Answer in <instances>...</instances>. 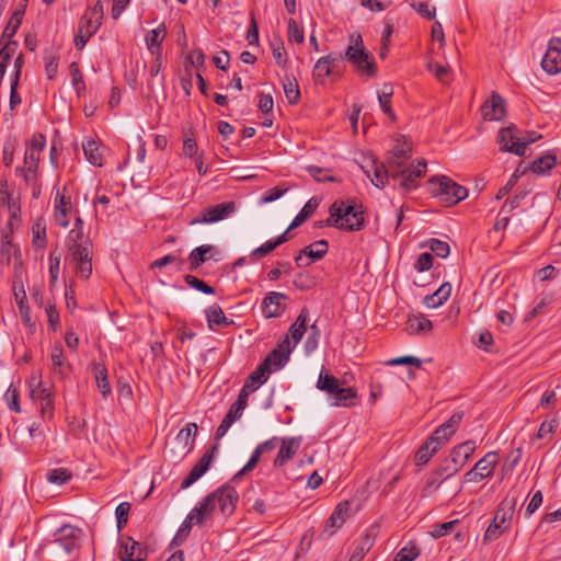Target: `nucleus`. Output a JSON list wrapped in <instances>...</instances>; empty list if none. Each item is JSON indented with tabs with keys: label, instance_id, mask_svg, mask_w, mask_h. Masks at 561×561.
Returning a JSON list of instances; mask_svg holds the SVG:
<instances>
[{
	"label": "nucleus",
	"instance_id": "12",
	"mask_svg": "<svg viewBox=\"0 0 561 561\" xmlns=\"http://www.w3.org/2000/svg\"><path fill=\"white\" fill-rule=\"evenodd\" d=\"M499 462L496 453L490 451L480 459L474 467L465 474V481L479 482L484 478L493 476L494 469Z\"/></svg>",
	"mask_w": 561,
	"mask_h": 561
},
{
	"label": "nucleus",
	"instance_id": "10",
	"mask_svg": "<svg viewBox=\"0 0 561 561\" xmlns=\"http://www.w3.org/2000/svg\"><path fill=\"white\" fill-rule=\"evenodd\" d=\"M463 419V412L458 411L455 412L445 423L440 424L427 438L430 439V444H434L439 449L446 445L450 437L458 430L461 421Z\"/></svg>",
	"mask_w": 561,
	"mask_h": 561
},
{
	"label": "nucleus",
	"instance_id": "41",
	"mask_svg": "<svg viewBox=\"0 0 561 561\" xmlns=\"http://www.w3.org/2000/svg\"><path fill=\"white\" fill-rule=\"evenodd\" d=\"M82 147L87 160L93 165L101 167L103 158L98 142L93 139H89L83 142Z\"/></svg>",
	"mask_w": 561,
	"mask_h": 561
},
{
	"label": "nucleus",
	"instance_id": "37",
	"mask_svg": "<svg viewBox=\"0 0 561 561\" xmlns=\"http://www.w3.org/2000/svg\"><path fill=\"white\" fill-rule=\"evenodd\" d=\"M350 510V503L347 501L341 502L336 505L333 513L327 522V526L333 528L331 535L334 534L335 529L340 528L344 522L345 516Z\"/></svg>",
	"mask_w": 561,
	"mask_h": 561
},
{
	"label": "nucleus",
	"instance_id": "47",
	"mask_svg": "<svg viewBox=\"0 0 561 561\" xmlns=\"http://www.w3.org/2000/svg\"><path fill=\"white\" fill-rule=\"evenodd\" d=\"M247 405H248V399H245V393L238 394L236 402L231 404L228 413L225 416H227L229 419V421L231 420L232 422H236L237 420H239L242 416V413H243L244 409L247 408Z\"/></svg>",
	"mask_w": 561,
	"mask_h": 561
},
{
	"label": "nucleus",
	"instance_id": "2",
	"mask_svg": "<svg viewBox=\"0 0 561 561\" xmlns=\"http://www.w3.org/2000/svg\"><path fill=\"white\" fill-rule=\"evenodd\" d=\"M82 530L71 525L58 528L53 539L44 542L39 548L42 561H73L79 548Z\"/></svg>",
	"mask_w": 561,
	"mask_h": 561
},
{
	"label": "nucleus",
	"instance_id": "24",
	"mask_svg": "<svg viewBox=\"0 0 561 561\" xmlns=\"http://www.w3.org/2000/svg\"><path fill=\"white\" fill-rule=\"evenodd\" d=\"M51 369L55 374L65 378L71 370V366L64 356V350L60 344H55L50 351Z\"/></svg>",
	"mask_w": 561,
	"mask_h": 561
},
{
	"label": "nucleus",
	"instance_id": "58",
	"mask_svg": "<svg viewBox=\"0 0 561 561\" xmlns=\"http://www.w3.org/2000/svg\"><path fill=\"white\" fill-rule=\"evenodd\" d=\"M288 39L301 44L305 39L304 30L294 19L288 20Z\"/></svg>",
	"mask_w": 561,
	"mask_h": 561
},
{
	"label": "nucleus",
	"instance_id": "7",
	"mask_svg": "<svg viewBox=\"0 0 561 561\" xmlns=\"http://www.w3.org/2000/svg\"><path fill=\"white\" fill-rule=\"evenodd\" d=\"M69 252V263L81 279H88L92 274L93 244L89 238L84 245H77Z\"/></svg>",
	"mask_w": 561,
	"mask_h": 561
},
{
	"label": "nucleus",
	"instance_id": "44",
	"mask_svg": "<svg viewBox=\"0 0 561 561\" xmlns=\"http://www.w3.org/2000/svg\"><path fill=\"white\" fill-rule=\"evenodd\" d=\"M285 96L289 104H297L300 99V90L294 77L286 76L283 81Z\"/></svg>",
	"mask_w": 561,
	"mask_h": 561
},
{
	"label": "nucleus",
	"instance_id": "31",
	"mask_svg": "<svg viewBox=\"0 0 561 561\" xmlns=\"http://www.w3.org/2000/svg\"><path fill=\"white\" fill-rule=\"evenodd\" d=\"M432 321L423 314L411 316L407 321L409 334H427L432 331Z\"/></svg>",
	"mask_w": 561,
	"mask_h": 561
},
{
	"label": "nucleus",
	"instance_id": "51",
	"mask_svg": "<svg viewBox=\"0 0 561 561\" xmlns=\"http://www.w3.org/2000/svg\"><path fill=\"white\" fill-rule=\"evenodd\" d=\"M371 546L373 538L366 534L364 537H362L358 546L355 548L348 561H363L366 552L371 548Z\"/></svg>",
	"mask_w": 561,
	"mask_h": 561
},
{
	"label": "nucleus",
	"instance_id": "20",
	"mask_svg": "<svg viewBox=\"0 0 561 561\" xmlns=\"http://www.w3.org/2000/svg\"><path fill=\"white\" fill-rule=\"evenodd\" d=\"M300 437L283 438L278 454L274 459L275 467H283L288 460H290L300 447Z\"/></svg>",
	"mask_w": 561,
	"mask_h": 561
},
{
	"label": "nucleus",
	"instance_id": "62",
	"mask_svg": "<svg viewBox=\"0 0 561 561\" xmlns=\"http://www.w3.org/2000/svg\"><path fill=\"white\" fill-rule=\"evenodd\" d=\"M39 157H41V153L26 148V151L24 154V163L27 168L28 173L36 174L37 168H38V162H39Z\"/></svg>",
	"mask_w": 561,
	"mask_h": 561
},
{
	"label": "nucleus",
	"instance_id": "8",
	"mask_svg": "<svg viewBox=\"0 0 561 561\" xmlns=\"http://www.w3.org/2000/svg\"><path fill=\"white\" fill-rule=\"evenodd\" d=\"M30 397L34 402L39 403L42 417L50 420L55 410L53 387L45 386L33 377L30 381Z\"/></svg>",
	"mask_w": 561,
	"mask_h": 561
},
{
	"label": "nucleus",
	"instance_id": "45",
	"mask_svg": "<svg viewBox=\"0 0 561 561\" xmlns=\"http://www.w3.org/2000/svg\"><path fill=\"white\" fill-rule=\"evenodd\" d=\"M318 205H319V202L316 198L309 199L305 204V206L301 208V210L298 213V215L294 218V220L291 221V224L289 226V229L299 227L309 217H311L312 214L316 211Z\"/></svg>",
	"mask_w": 561,
	"mask_h": 561
},
{
	"label": "nucleus",
	"instance_id": "9",
	"mask_svg": "<svg viewBox=\"0 0 561 561\" xmlns=\"http://www.w3.org/2000/svg\"><path fill=\"white\" fill-rule=\"evenodd\" d=\"M237 210V204L232 201L224 202L210 207L204 208L199 215L192 219L191 225L215 224L232 216Z\"/></svg>",
	"mask_w": 561,
	"mask_h": 561
},
{
	"label": "nucleus",
	"instance_id": "46",
	"mask_svg": "<svg viewBox=\"0 0 561 561\" xmlns=\"http://www.w3.org/2000/svg\"><path fill=\"white\" fill-rule=\"evenodd\" d=\"M542 69L550 73L556 75L561 71V53H546L541 60Z\"/></svg>",
	"mask_w": 561,
	"mask_h": 561
},
{
	"label": "nucleus",
	"instance_id": "56",
	"mask_svg": "<svg viewBox=\"0 0 561 561\" xmlns=\"http://www.w3.org/2000/svg\"><path fill=\"white\" fill-rule=\"evenodd\" d=\"M71 478V474L69 473V471L65 468H57V469H54V470H50L48 473H47V480L50 482V483H55V484H64L66 483L69 479Z\"/></svg>",
	"mask_w": 561,
	"mask_h": 561
},
{
	"label": "nucleus",
	"instance_id": "54",
	"mask_svg": "<svg viewBox=\"0 0 561 561\" xmlns=\"http://www.w3.org/2000/svg\"><path fill=\"white\" fill-rule=\"evenodd\" d=\"M87 238L88 237H84V230L72 228L69 231L66 240L68 251L73 250V248L77 245H84V240Z\"/></svg>",
	"mask_w": 561,
	"mask_h": 561
},
{
	"label": "nucleus",
	"instance_id": "40",
	"mask_svg": "<svg viewBox=\"0 0 561 561\" xmlns=\"http://www.w3.org/2000/svg\"><path fill=\"white\" fill-rule=\"evenodd\" d=\"M393 94V88L391 84H383L380 92H378V101L381 110L385 114H387L391 119H394V113L391 108V96Z\"/></svg>",
	"mask_w": 561,
	"mask_h": 561
},
{
	"label": "nucleus",
	"instance_id": "43",
	"mask_svg": "<svg viewBox=\"0 0 561 561\" xmlns=\"http://www.w3.org/2000/svg\"><path fill=\"white\" fill-rule=\"evenodd\" d=\"M438 450L437 446L430 444V439H426L415 453V463L417 466L426 465Z\"/></svg>",
	"mask_w": 561,
	"mask_h": 561
},
{
	"label": "nucleus",
	"instance_id": "52",
	"mask_svg": "<svg viewBox=\"0 0 561 561\" xmlns=\"http://www.w3.org/2000/svg\"><path fill=\"white\" fill-rule=\"evenodd\" d=\"M183 263H184V260L180 255L173 253V254H167L160 259L154 260L150 264V268L151 270L161 268L169 264H176L179 266L178 270L181 271V266L183 265Z\"/></svg>",
	"mask_w": 561,
	"mask_h": 561
},
{
	"label": "nucleus",
	"instance_id": "42",
	"mask_svg": "<svg viewBox=\"0 0 561 561\" xmlns=\"http://www.w3.org/2000/svg\"><path fill=\"white\" fill-rule=\"evenodd\" d=\"M357 399L356 391L351 388L346 387L340 390V394L336 397H333V400L330 402L333 407H344L350 408L355 405V400Z\"/></svg>",
	"mask_w": 561,
	"mask_h": 561
},
{
	"label": "nucleus",
	"instance_id": "22",
	"mask_svg": "<svg viewBox=\"0 0 561 561\" xmlns=\"http://www.w3.org/2000/svg\"><path fill=\"white\" fill-rule=\"evenodd\" d=\"M268 375L270 374L265 370V365H259V367L249 375L239 394L245 393V399H248L251 393L267 380Z\"/></svg>",
	"mask_w": 561,
	"mask_h": 561
},
{
	"label": "nucleus",
	"instance_id": "17",
	"mask_svg": "<svg viewBox=\"0 0 561 561\" xmlns=\"http://www.w3.org/2000/svg\"><path fill=\"white\" fill-rule=\"evenodd\" d=\"M481 114L485 121H502L506 115L505 100L496 92H492L491 98L481 106Z\"/></svg>",
	"mask_w": 561,
	"mask_h": 561
},
{
	"label": "nucleus",
	"instance_id": "30",
	"mask_svg": "<svg viewBox=\"0 0 561 561\" xmlns=\"http://www.w3.org/2000/svg\"><path fill=\"white\" fill-rule=\"evenodd\" d=\"M91 367H92V373H93L94 379L96 381V386H98L102 397L104 399H106L112 392V389H111V386L108 382V378H107V369L104 364L98 363V362H93L91 364Z\"/></svg>",
	"mask_w": 561,
	"mask_h": 561
},
{
	"label": "nucleus",
	"instance_id": "29",
	"mask_svg": "<svg viewBox=\"0 0 561 561\" xmlns=\"http://www.w3.org/2000/svg\"><path fill=\"white\" fill-rule=\"evenodd\" d=\"M167 36V27L164 23L159 24L154 30H151L146 35V46L151 54H162V42Z\"/></svg>",
	"mask_w": 561,
	"mask_h": 561
},
{
	"label": "nucleus",
	"instance_id": "4",
	"mask_svg": "<svg viewBox=\"0 0 561 561\" xmlns=\"http://www.w3.org/2000/svg\"><path fill=\"white\" fill-rule=\"evenodd\" d=\"M346 59L354 68L367 77H374L377 68L374 57L366 50L362 35L353 32L348 37V46L343 59Z\"/></svg>",
	"mask_w": 561,
	"mask_h": 561
},
{
	"label": "nucleus",
	"instance_id": "61",
	"mask_svg": "<svg viewBox=\"0 0 561 561\" xmlns=\"http://www.w3.org/2000/svg\"><path fill=\"white\" fill-rule=\"evenodd\" d=\"M457 524H458V520L455 519V520H450V522H446V523H442V524L435 525L433 527V529L431 530V535L434 538L444 537V536L450 534L454 530V528H455V526Z\"/></svg>",
	"mask_w": 561,
	"mask_h": 561
},
{
	"label": "nucleus",
	"instance_id": "11",
	"mask_svg": "<svg viewBox=\"0 0 561 561\" xmlns=\"http://www.w3.org/2000/svg\"><path fill=\"white\" fill-rule=\"evenodd\" d=\"M519 141V130L515 125L503 127L497 133V142L501 151L511 152L518 157L524 156V147Z\"/></svg>",
	"mask_w": 561,
	"mask_h": 561
},
{
	"label": "nucleus",
	"instance_id": "59",
	"mask_svg": "<svg viewBox=\"0 0 561 561\" xmlns=\"http://www.w3.org/2000/svg\"><path fill=\"white\" fill-rule=\"evenodd\" d=\"M245 38L249 45H259V27L253 10L250 12V25Z\"/></svg>",
	"mask_w": 561,
	"mask_h": 561
},
{
	"label": "nucleus",
	"instance_id": "19",
	"mask_svg": "<svg viewBox=\"0 0 561 561\" xmlns=\"http://www.w3.org/2000/svg\"><path fill=\"white\" fill-rule=\"evenodd\" d=\"M287 296L278 291H270L262 301V311L266 318H276L282 316L285 311V306L282 304L286 300Z\"/></svg>",
	"mask_w": 561,
	"mask_h": 561
},
{
	"label": "nucleus",
	"instance_id": "18",
	"mask_svg": "<svg viewBox=\"0 0 561 561\" xmlns=\"http://www.w3.org/2000/svg\"><path fill=\"white\" fill-rule=\"evenodd\" d=\"M217 446H213L210 450L204 454V456L197 461V463L191 469L187 477L181 482V489H187L194 482H196L209 468L214 453Z\"/></svg>",
	"mask_w": 561,
	"mask_h": 561
},
{
	"label": "nucleus",
	"instance_id": "64",
	"mask_svg": "<svg viewBox=\"0 0 561 561\" xmlns=\"http://www.w3.org/2000/svg\"><path fill=\"white\" fill-rule=\"evenodd\" d=\"M339 381L340 380L333 375L320 374L317 381V388L321 391L327 392L328 390L333 389V386H335Z\"/></svg>",
	"mask_w": 561,
	"mask_h": 561
},
{
	"label": "nucleus",
	"instance_id": "5",
	"mask_svg": "<svg viewBox=\"0 0 561 561\" xmlns=\"http://www.w3.org/2000/svg\"><path fill=\"white\" fill-rule=\"evenodd\" d=\"M428 183L432 194L447 206L456 205L468 196V190L450 178H432Z\"/></svg>",
	"mask_w": 561,
	"mask_h": 561
},
{
	"label": "nucleus",
	"instance_id": "63",
	"mask_svg": "<svg viewBox=\"0 0 561 561\" xmlns=\"http://www.w3.org/2000/svg\"><path fill=\"white\" fill-rule=\"evenodd\" d=\"M412 8L423 18L433 20L436 14V9L430 5V2H412Z\"/></svg>",
	"mask_w": 561,
	"mask_h": 561
},
{
	"label": "nucleus",
	"instance_id": "6",
	"mask_svg": "<svg viewBox=\"0 0 561 561\" xmlns=\"http://www.w3.org/2000/svg\"><path fill=\"white\" fill-rule=\"evenodd\" d=\"M517 500L515 497H505L501 502L491 524L484 533V541L496 540L505 530L510 528Z\"/></svg>",
	"mask_w": 561,
	"mask_h": 561
},
{
	"label": "nucleus",
	"instance_id": "28",
	"mask_svg": "<svg viewBox=\"0 0 561 561\" xmlns=\"http://www.w3.org/2000/svg\"><path fill=\"white\" fill-rule=\"evenodd\" d=\"M366 173L376 187H383L391 178V168L389 164L386 167L383 163L374 160L371 169L366 170Z\"/></svg>",
	"mask_w": 561,
	"mask_h": 561
},
{
	"label": "nucleus",
	"instance_id": "13",
	"mask_svg": "<svg viewBox=\"0 0 561 561\" xmlns=\"http://www.w3.org/2000/svg\"><path fill=\"white\" fill-rule=\"evenodd\" d=\"M342 60L343 55L341 53L329 54L318 59L312 71L314 81L323 83L327 77L340 73L337 67Z\"/></svg>",
	"mask_w": 561,
	"mask_h": 561
},
{
	"label": "nucleus",
	"instance_id": "36",
	"mask_svg": "<svg viewBox=\"0 0 561 561\" xmlns=\"http://www.w3.org/2000/svg\"><path fill=\"white\" fill-rule=\"evenodd\" d=\"M206 318L209 329H214L215 325L228 327L233 323L232 320H228L221 307L216 304L206 310Z\"/></svg>",
	"mask_w": 561,
	"mask_h": 561
},
{
	"label": "nucleus",
	"instance_id": "32",
	"mask_svg": "<svg viewBox=\"0 0 561 561\" xmlns=\"http://www.w3.org/2000/svg\"><path fill=\"white\" fill-rule=\"evenodd\" d=\"M129 543L122 545L119 550V558L122 561H142L146 558V552L141 549L140 545L130 538Z\"/></svg>",
	"mask_w": 561,
	"mask_h": 561
},
{
	"label": "nucleus",
	"instance_id": "48",
	"mask_svg": "<svg viewBox=\"0 0 561 561\" xmlns=\"http://www.w3.org/2000/svg\"><path fill=\"white\" fill-rule=\"evenodd\" d=\"M445 480L447 479L443 474H439L437 470H435L428 476L426 483L423 488V494L426 496L432 495L439 489V486L443 484Z\"/></svg>",
	"mask_w": 561,
	"mask_h": 561
},
{
	"label": "nucleus",
	"instance_id": "15",
	"mask_svg": "<svg viewBox=\"0 0 561 561\" xmlns=\"http://www.w3.org/2000/svg\"><path fill=\"white\" fill-rule=\"evenodd\" d=\"M209 495L215 496L214 502L224 515L229 516L234 512L236 504L239 499L238 492L234 488L224 485Z\"/></svg>",
	"mask_w": 561,
	"mask_h": 561
},
{
	"label": "nucleus",
	"instance_id": "38",
	"mask_svg": "<svg viewBox=\"0 0 561 561\" xmlns=\"http://www.w3.org/2000/svg\"><path fill=\"white\" fill-rule=\"evenodd\" d=\"M557 163V158L552 153H547L536 160L530 164V170L533 173L538 175L547 174Z\"/></svg>",
	"mask_w": 561,
	"mask_h": 561
},
{
	"label": "nucleus",
	"instance_id": "1",
	"mask_svg": "<svg viewBox=\"0 0 561 561\" xmlns=\"http://www.w3.org/2000/svg\"><path fill=\"white\" fill-rule=\"evenodd\" d=\"M411 146L407 142L397 144L389 152L387 163L391 168V179L399 182L404 192H410L419 186V179L426 173L425 160H420L416 165L408 164Z\"/></svg>",
	"mask_w": 561,
	"mask_h": 561
},
{
	"label": "nucleus",
	"instance_id": "26",
	"mask_svg": "<svg viewBox=\"0 0 561 561\" xmlns=\"http://www.w3.org/2000/svg\"><path fill=\"white\" fill-rule=\"evenodd\" d=\"M277 443H278V438L277 437H272L271 439L265 440V442L259 444L256 446V448L254 449V451L252 453L251 458L245 463V466L241 469L239 474L252 471L255 468V466L257 465V462H259V460L261 458V455L264 454V453L272 451L273 449H275L276 446H277Z\"/></svg>",
	"mask_w": 561,
	"mask_h": 561
},
{
	"label": "nucleus",
	"instance_id": "25",
	"mask_svg": "<svg viewBox=\"0 0 561 561\" xmlns=\"http://www.w3.org/2000/svg\"><path fill=\"white\" fill-rule=\"evenodd\" d=\"M197 433L196 423L190 422L176 435L175 440L181 446V451L185 456L194 446L195 436Z\"/></svg>",
	"mask_w": 561,
	"mask_h": 561
},
{
	"label": "nucleus",
	"instance_id": "27",
	"mask_svg": "<svg viewBox=\"0 0 561 561\" xmlns=\"http://www.w3.org/2000/svg\"><path fill=\"white\" fill-rule=\"evenodd\" d=\"M215 496H210L209 494L190 513L195 518L196 525H203L207 522L214 511L216 510V504L214 502Z\"/></svg>",
	"mask_w": 561,
	"mask_h": 561
},
{
	"label": "nucleus",
	"instance_id": "14",
	"mask_svg": "<svg viewBox=\"0 0 561 561\" xmlns=\"http://www.w3.org/2000/svg\"><path fill=\"white\" fill-rule=\"evenodd\" d=\"M294 346L290 345L289 336L286 335L277 346L266 356L261 365H265V370L271 374V367L282 368L289 359Z\"/></svg>",
	"mask_w": 561,
	"mask_h": 561
},
{
	"label": "nucleus",
	"instance_id": "49",
	"mask_svg": "<svg viewBox=\"0 0 561 561\" xmlns=\"http://www.w3.org/2000/svg\"><path fill=\"white\" fill-rule=\"evenodd\" d=\"M69 72L71 77L72 87L77 91V94L80 95L81 92L85 90V84L79 65L75 61L71 62L69 66Z\"/></svg>",
	"mask_w": 561,
	"mask_h": 561
},
{
	"label": "nucleus",
	"instance_id": "21",
	"mask_svg": "<svg viewBox=\"0 0 561 561\" xmlns=\"http://www.w3.org/2000/svg\"><path fill=\"white\" fill-rule=\"evenodd\" d=\"M71 210V199L57 191L55 197L54 220L56 225L67 228L69 226V214Z\"/></svg>",
	"mask_w": 561,
	"mask_h": 561
},
{
	"label": "nucleus",
	"instance_id": "60",
	"mask_svg": "<svg viewBox=\"0 0 561 561\" xmlns=\"http://www.w3.org/2000/svg\"><path fill=\"white\" fill-rule=\"evenodd\" d=\"M419 554L420 550L415 545H408L396 554L393 561H413Z\"/></svg>",
	"mask_w": 561,
	"mask_h": 561
},
{
	"label": "nucleus",
	"instance_id": "50",
	"mask_svg": "<svg viewBox=\"0 0 561 561\" xmlns=\"http://www.w3.org/2000/svg\"><path fill=\"white\" fill-rule=\"evenodd\" d=\"M195 524V518L192 515H187L181 527L179 528L175 537L173 538L171 545L180 546L186 537L190 535L192 529V525Z\"/></svg>",
	"mask_w": 561,
	"mask_h": 561
},
{
	"label": "nucleus",
	"instance_id": "55",
	"mask_svg": "<svg viewBox=\"0 0 561 561\" xmlns=\"http://www.w3.org/2000/svg\"><path fill=\"white\" fill-rule=\"evenodd\" d=\"M33 233V247L36 250L44 249L46 247V229L41 224H36L32 227Z\"/></svg>",
	"mask_w": 561,
	"mask_h": 561
},
{
	"label": "nucleus",
	"instance_id": "3",
	"mask_svg": "<svg viewBox=\"0 0 561 561\" xmlns=\"http://www.w3.org/2000/svg\"><path fill=\"white\" fill-rule=\"evenodd\" d=\"M330 216L325 220L329 227L347 231H358L363 228L365 218L362 206L351 201H336L330 206Z\"/></svg>",
	"mask_w": 561,
	"mask_h": 561
},
{
	"label": "nucleus",
	"instance_id": "16",
	"mask_svg": "<svg viewBox=\"0 0 561 561\" xmlns=\"http://www.w3.org/2000/svg\"><path fill=\"white\" fill-rule=\"evenodd\" d=\"M103 16L104 9L101 2H95L94 5L85 10L78 26L83 28L88 35H94L102 24Z\"/></svg>",
	"mask_w": 561,
	"mask_h": 561
},
{
	"label": "nucleus",
	"instance_id": "57",
	"mask_svg": "<svg viewBox=\"0 0 561 561\" xmlns=\"http://www.w3.org/2000/svg\"><path fill=\"white\" fill-rule=\"evenodd\" d=\"M428 248L431 249L432 252H434L438 257L442 259L447 257L450 252L449 244L438 239H431L428 241Z\"/></svg>",
	"mask_w": 561,
	"mask_h": 561
},
{
	"label": "nucleus",
	"instance_id": "53",
	"mask_svg": "<svg viewBox=\"0 0 561 561\" xmlns=\"http://www.w3.org/2000/svg\"><path fill=\"white\" fill-rule=\"evenodd\" d=\"M184 280L186 285L190 287L202 291L204 294L213 295L215 294V288L203 282L202 279L197 278L196 276H193L191 274H187L184 276Z\"/></svg>",
	"mask_w": 561,
	"mask_h": 561
},
{
	"label": "nucleus",
	"instance_id": "33",
	"mask_svg": "<svg viewBox=\"0 0 561 561\" xmlns=\"http://www.w3.org/2000/svg\"><path fill=\"white\" fill-rule=\"evenodd\" d=\"M308 316H309L308 309L302 308L299 316L297 317L296 321L289 328V334L294 341V346L297 345L301 341V339L307 330Z\"/></svg>",
	"mask_w": 561,
	"mask_h": 561
},
{
	"label": "nucleus",
	"instance_id": "35",
	"mask_svg": "<svg viewBox=\"0 0 561 561\" xmlns=\"http://www.w3.org/2000/svg\"><path fill=\"white\" fill-rule=\"evenodd\" d=\"M450 294L451 285L449 283H444L435 293L427 295L424 298V304L428 308H437L449 298Z\"/></svg>",
	"mask_w": 561,
	"mask_h": 561
},
{
	"label": "nucleus",
	"instance_id": "34",
	"mask_svg": "<svg viewBox=\"0 0 561 561\" xmlns=\"http://www.w3.org/2000/svg\"><path fill=\"white\" fill-rule=\"evenodd\" d=\"M214 248L211 245H201L195 248L188 255L191 272H195L198 267L209 259V254Z\"/></svg>",
	"mask_w": 561,
	"mask_h": 561
},
{
	"label": "nucleus",
	"instance_id": "39",
	"mask_svg": "<svg viewBox=\"0 0 561 561\" xmlns=\"http://www.w3.org/2000/svg\"><path fill=\"white\" fill-rule=\"evenodd\" d=\"M329 249V244L327 240H318L310 245L304 248L301 253H304L311 261L322 259Z\"/></svg>",
	"mask_w": 561,
	"mask_h": 561
},
{
	"label": "nucleus",
	"instance_id": "23",
	"mask_svg": "<svg viewBox=\"0 0 561 561\" xmlns=\"http://www.w3.org/2000/svg\"><path fill=\"white\" fill-rule=\"evenodd\" d=\"M474 450L476 443L473 440L461 443L451 449L449 454L450 461L455 462L457 467L462 468L468 462Z\"/></svg>",
	"mask_w": 561,
	"mask_h": 561
}]
</instances>
